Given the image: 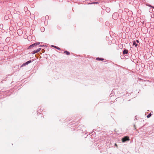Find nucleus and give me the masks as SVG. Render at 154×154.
<instances>
[{
    "label": "nucleus",
    "instance_id": "obj_1",
    "mask_svg": "<svg viewBox=\"0 0 154 154\" xmlns=\"http://www.w3.org/2000/svg\"><path fill=\"white\" fill-rule=\"evenodd\" d=\"M130 139L129 138L128 136H125L122 138V140L123 142H124L126 141L129 140Z\"/></svg>",
    "mask_w": 154,
    "mask_h": 154
},
{
    "label": "nucleus",
    "instance_id": "obj_2",
    "mask_svg": "<svg viewBox=\"0 0 154 154\" xmlns=\"http://www.w3.org/2000/svg\"><path fill=\"white\" fill-rule=\"evenodd\" d=\"M41 50V48H38L37 50H35L34 51H32V52L31 53L33 54H34L35 53L38 52L39 51H40V50Z\"/></svg>",
    "mask_w": 154,
    "mask_h": 154
},
{
    "label": "nucleus",
    "instance_id": "obj_3",
    "mask_svg": "<svg viewBox=\"0 0 154 154\" xmlns=\"http://www.w3.org/2000/svg\"><path fill=\"white\" fill-rule=\"evenodd\" d=\"M31 62V60H29L26 62V63H23L22 66H23L26 65H27L29 63Z\"/></svg>",
    "mask_w": 154,
    "mask_h": 154
},
{
    "label": "nucleus",
    "instance_id": "obj_4",
    "mask_svg": "<svg viewBox=\"0 0 154 154\" xmlns=\"http://www.w3.org/2000/svg\"><path fill=\"white\" fill-rule=\"evenodd\" d=\"M128 53V50L127 49H125L123 51L124 54H127Z\"/></svg>",
    "mask_w": 154,
    "mask_h": 154
},
{
    "label": "nucleus",
    "instance_id": "obj_5",
    "mask_svg": "<svg viewBox=\"0 0 154 154\" xmlns=\"http://www.w3.org/2000/svg\"><path fill=\"white\" fill-rule=\"evenodd\" d=\"M34 45H33V44L30 45V46H29L28 48V49H30L32 48L33 47H35V46H34Z\"/></svg>",
    "mask_w": 154,
    "mask_h": 154
},
{
    "label": "nucleus",
    "instance_id": "obj_6",
    "mask_svg": "<svg viewBox=\"0 0 154 154\" xmlns=\"http://www.w3.org/2000/svg\"><path fill=\"white\" fill-rule=\"evenodd\" d=\"M96 60H101L102 61L104 59L102 58H100L99 57L97 58Z\"/></svg>",
    "mask_w": 154,
    "mask_h": 154
},
{
    "label": "nucleus",
    "instance_id": "obj_7",
    "mask_svg": "<svg viewBox=\"0 0 154 154\" xmlns=\"http://www.w3.org/2000/svg\"><path fill=\"white\" fill-rule=\"evenodd\" d=\"M133 46H135V47H137V44L136 43V42L135 41H134L133 43Z\"/></svg>",
    "mask_w": 154,
    "mask_h": 154
},
{
    "label": "nucleus",
    "instance_id": "obj_8",
    "mask_svg": "<svg viewBox=\"0 0 154 154\" xmlns=\"http://www.w3.org/2000/svg\"><path fill=\"white\" fill-rule=\"evenodd\" d=\"M39 44H40V42H36V43H35L33 44V45H34V46H35H35L39 45Z\"/></svg>",
    "mask_w": 154,
    "mask_h": 154
},
{
    "label": "nucleus",
    "instance_id": "obj_9",
    "mask_svg": "<svg viewBox=\"0 0 154 154\" xmlns=\"http://www.w3.org/2000/svg\"><path fill=\"white\" fill-rule=\"evenodd\" d=\"M52 46L53 47H54L55 48H56V49H58V50H60V48L57 47V46H54V45H52Z\"/></svg>",
    "mask_w": 154,
    "mask_h": 154
},
{
    "label": "nucleus",
    "instance_id": "obj_10",
    "mask_svg": "<svg viewBox=\"0 0 154 154\" xmlns=\"http://www.w3.org/2000/svg\"><path fill=\"white\" fill-rule=\"evenodd\" d=\"M106 11L107 12H109L110 11V9L109 8H107L106 9Z\"/></svg>",
    "mask_w": 154,
    "mask_h": 154
},
{
    "label": "nucleus",
    "instance_id": "obj_11",
    "mask_svg": "<svg viewBox=\"0 0 154 154\" xmlns=\"http://www.w3.org/2000/svg\"><path fill=\"white\" fill-rule=\"evenodd\" d=\"M64 53H66V54L68 55L69 54V53L67 51H66L64 52Z\"/></svg>",
    "mask_w": 154,
    "mask_h": 154
},
{
    "label": "nucleus",
    "instance_id": "obj_12",
    "mask_svg": "<svg viewBox=\"0 0 154 154\" xmlns=\"http://www.w3.org/2000/svg\"><path fill=\"white\" fill-rule=\"evenodd\" d=\"M152 115H151V113L149 114L147 116V117L148 118H149Z\"/></svg>",
    "mask_w": 154,
    "mask_h": 154
},
{
    "label": "nucleus",
    "instance_id": "obj_13",
    "mask_svg": "<svg viewBox=\"0 0 154 154\" xmlns=\"http://www.w3.org/2000/svg\"><path fill=\"white\" fill-rule=\"evenodd\" d=\"M41 31L42 32H43V31H44L45 29H44V27H41Z\"/></svg>",
    "mask_w": 154,
    "mask_h": 154
},
{
    "label": "nucleus",
    "instance_id": "obj_14",
    "mask_svg": "<svg viewBox=\"0 0 154 154\" xmlns=\"http://www.w3.org/2000/svg\"><path fill=\"white\" fill-rule=\"evenodd\" d=\"M146 5L148 6H149V7L152 8H153L154 9V7L152 6L151 5Z\"/></svg>",
    "mask_w": 154,
    "mask_h": 154
},
{
    "label": "nucleus",
    "instance_id": "obj_15",
    "mask_svg": "<svg viewBox=\"0 0 154 154\" xmlns=\"http://www.w3.org/2000/svg\"><path fill=\"white\" fill-rule=\"evenodd\" d=\"M136 42L137 43H138L139 42V40H136Z\"/></svg>",
    "mask_w": 154,
    "mask_h": 154
},
{
    "label": "nucleus",
    "instance_id": "obj_16",
    "mask_svg": "<svg viewBox=\"0 0 154 154\" xmlns=\"http://www.w3.org/2000/svg\"><path fill=\"white\" fill-rule=\"evenodd\" d=\"M9 38H7L6 39V40H9Z\"/></svg>",
    "mask_w": 154,
    "mask_h": 154
},
{
    "label": "nucleus",
    "instance_id": "obj_17",
    "mask_svg": "<svg viewBox=\"0 0 154 154\" xmlns=\"http://www.w3.org/2000/svg\"><path fill=\"white\" fill-rule=\"evenodd\" d=\"M116 13H114L113 14V16L114 15H115V14H116Z\"/></svg>",
    "mask_w": 154,
    "mask_h": 154
},
{
    "label": "nucleus",
    "instance_id": "obj_18",
    "mask_svg": "<svg viewBox=\"0 0 154 154\" xmlns=\"http://www.w3.org/2000/svg\"><path fill=\"white\" fill-rule=\"evenodd\" d=\"M115 145L116 146H117V144H116V143H115Z\"/></svg>",
    "mask_w": 154,
    "mask_h": 154
},
{
    "label": "nucleus",
    "instance_id": "obj_19",
    "mask_svg": "<svg viewBox=\"0 0 154 154\" xmlns=\"http://www.w3.org/2000/svg\"><path fill=\"white\" fill-rule=\"evenodd\" d=\"M98 3L97 2H94V3H96V4H97V3Z\"/></svg>",
    "mask_w": 154,
    "mask_h": 154
},
{
    "label": "nucleus",
    "instance_id": "obj_20",
    "mask_svg": "<svg viewBox=\"0 0 154 154\" xmlns=\"http://www.w3.org/2000/svg\"><path fill=\"white\" fill-rule=\"evenodd\" d=\"M47 17H48V16H46V17H45V18H47Z\"/></svg>",
    "mask_w": 154,
    "mask_h": 154
},
{
    "label": "nucleus",
    "instance_id": "obj_21",
    "mask_svg": "<svg viewBox=\"0 0 154 154\" xmlns=\"http://www.w3.org/2000/svg\"><path fill=\"white\" fill-rule=\"evenodd\" d=\"M47 17H48V16H46V17H45V18H47Z\"/></svg>",
    "mask_w": 154,
    "mask_h": 154
},
{
    "label": "nucleus",
    "instance_id": "obj_22",
    "mask_svg": "<svg viewBox=\"0 0 154 154\" xmlns=\"http://www.w3.org/2000/svg\"><path fill=\"white\" fill-rule=\"evenodd\" d=\"M40 47H41V46H41V45H40L39 46Z\"/></svg>",
    "mask_w": 154,
    "mask_h": 154
}]
</instances>
